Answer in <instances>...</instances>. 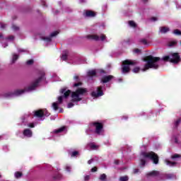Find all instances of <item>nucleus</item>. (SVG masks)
Masks as SVG:
<instances>
[{"label": "nucleus", "instance_id": "nucleus-1", "mask_svg": "<svg viewBox=\"0 0 181 181\" xmlns=\"http://www.w3.org/2000/svg\"><path fill=\"white\" fill-rule=\"evenodd\" d=\"M40 76L37 78L35 82L31 83V85H30L28 87L25 88V89L16 90L13 93H6L4 94V97L6 98H8V97H12V95H21V94H23L25 91H33V90H35L36 87L39 86V83H40L42 80H44L46 74L45 73V71H40Z\"/></svg>", "mask_w": 181, "mask_h": 181}, {"label": "nucleus", "instance_id": "nucleus-2", "mask_svg": "<svg viewBox=\"0 0 181 181\" xmlns=\"http://www.w3.org/2000/svg\"><path fill=\"white\" fill-rule=\"evenodd\" d=\"M160 60L159 57H153L152 55H148L144 59V62H147L145 64L143 71H146L149 69H155V70L159 69V65L156 63Z\"/></svg>", "mask_w": 181, "mask_h": 181}, {"label": "nucleus", "instance_id": "nucleus-3", "mask_svg": "<svg viewBox=\"0 0 181 181\" xmlns=\"http://www.w3.org/2000/svg\"><path fill=\"white\" fill-rule=\"evenodd\" d=\"M87 93V88H78L76 91L71 93V101L72 103H78L81 101L82 98H80V95H84Z\"/></svg>", "mask_w": 181, "mask_h": 181}, {"label": "nucleus", "instance_id": "nucleus-4", "mask_svg": "<svg viewBox=\"0 0 181 181\" xmlns=\"http://www.w3.org/2000/svg\"><path fill=\"white\" fill-rule=\"evenodd\" d=\"M141 155L144 158H146L147 159L152 160L154 165H158L159 163V156L153 151L142 152Z\"/></svg>", "mask_w": 181, "mask_h": 181}, {"label": "nucleus", "instance_id": "nucleus-5", "mask_svg": "<svg viewBox=\"0 0 181 181\" xmlns=\"http://www.w3.org/2000/svg\"><path fill=\"white\" fill-rule=\"evenodd\" d=\"M90 125L94 127L96 135H101L104 132V123L96 121L90 122Z\"/></svg>", "mask_w": 181, "mask_h": 181}, {"label": "nucleus", "instance_id": "nucleus-6", "mask_svg": "<svg viewBox=\"0 0 181 181\" xmlns=\"http://www.w3.org/2000/svg\"><path fill=\"white\" fill-rule=\"evenodd\" d=\"M136 64V62L135 61L126 59L122 62V73H129L131 71V68H129V66H135Z\"/></svg>", "mask_w": 181, "mask_h": 181}, {"label": "nucleus", "instance_id": "nucleus-7", "mask_svg": "<svg viewBox=\"0 0 181 181\" xmlns=\"http://www.w3.org/2000/svg\"><path fill=\"white\" fill-rule=\"evenodd\" d=\"M180 61L181 58L179 53L174 52L171 54L170 63H173V64H179V63H180Z\"/></svg>", "mask_w": 181, "mask_h": 181}, {"label": "nucleus", "instance_id": "nucleus-8", "mask_svg": "<svg viewBox=\"0 0 181 181\" xmlns=\"http://www.w3.org/2000/svg\"><path fill=\"white\" fill-rule=\"evenodd\" d=\"M91 95L94 97V98H98V97H103L104 95V92L103 91V86H98L97 88V92L93 91L91 93Z\"/></svg>", "mask_w": 181, "mask_h": 181}, {"label": "nucleus", "instance_id": "nucleus-9", "mask_svg": "<svg viewBox=\"0 0 181 181\" xmlns=\"http://www.w3.org/2000/svg\"><path fill=\"white\" fill-rule=\"evenodd\" d=\"M114 78V76L109 75V76H104L100 79V83H103V84H105L107 83H110L111 80Z\"/></svg>", "mask_w": 181, "mask_h": 181}, {"label": "nucleus", "instance_id": "nucleus-10", "mask_svg": "<svg viewBox=\"0 0 181 181\" xmlns=\"http://www.w3.org/2000/svg\"><path fill=\"white\" fill-rule=\"evenodd\" d=\"M23 135L26 138H32L33 136V132L30 129H25L23 132Z\"/></svg>", "mask_w": 181, "mask_h": 181}, {"label": "nucleus", "instance_id": "nucleus-11", "mask_svg": "<svg viewBox=\"0 0 181 181\" xmlns=\"http://www.w3.org/2000/svg\"><path fill=\"white\" fill-rule=\"evenodd\" d=\"M34 117H37V118H43V117H45V111L43 110H38L35 111Z\"/></svg>", "mask_w": 181, "mask_h": 181}, {"label": "nucleus", "instance_id": "nucleus-12", "mask_svg": "<svg viewBox=\"0 0 181 181\" xmlns=\"http://www.w3.org/2000/svg\"><path fill=\"white\" fill-rule=\"evenodd\" d=\"M61 94H64V98H69L70 95L71 94V90H66V88H63L60 91Z\"/></svg>", "mask_w": 181, "mask_h": 181}, {"label": "nucleus", "instance_id": "nucleus-13", "mask_svg": "<svg viewBox=\"0 0 181 181\" xmlns=\"http://www.w3.org/2000/svg\"><path fill=\"white\" fill-rule=\"evenodd\" d=\"M74 80L76 81V83L74 84V87H81V86H83V82L80 81V76H74Z\"/></svg>", "mask_w": 181, "mask_h": 181}, {"label": "nucleus", "instance_id": "nucleus-14", "mask_svg": "<svg viewBox=\"0 0 181 181\" xmlns=\"http://www.w3.org/2000/svg\"><path fill=\"white\" fill-rule=\"evenodd\" d=\"M86 39H89L91 40H95L96 42H98L100 40V36L97 35H88L86 36Z\"/></svg>", "mask_w": 181, "mask_h": 181}, {"label": "nucleus", "instance_id": "nucleus-15", "mask_svg": "<svg viewBox=\"0 0 181 181\" xmlns=\"http://www.w3.org/2000/svg\"><path fill=\"white\" fill-rule=\"evenodd\" d=\"M85 16L87 18H94V16H95V13L93 11L88 10L86 11Z\"/></svg>", "mask_w": 181, "mask_h": 181}, {"label": "nucleus", "instance_id": "nucleus-16", "mask_svg": "<svg viewBox=\"0 0 181 181\" xmlns=\"http://www.w3.org/2000/svg\"><path fill=\"white\" fill-rule=\"evenodd\" d=\"M63 177V175L60 173H58L57 174H55L52 176L53 180H60Z\"/></svg>", "mask_w": 181, "mask_h": 181}, {"label": "nucleus", "instance_id": "nucleus-17", "mask_svg": "<svg viewBox=\"0 0 181 181\" xmlns=\"http://www.w3.org/2000/svg\"><path fill=\"white\" fill-rule=\"evenodd\" d=\"M170 29L168 27H160V33H168Z\"/></svg>", "mask_w": 181, "mask_h": 181}, {"label": "nucleus", "instance_id": "nucleus-18", "mask_svg": "<svg viewBox=\"0 0 181 181\" xmlns=\"http://www.w3.org/2000/svg\"><path fill=\"white\" fill-rule=\"evenodd\" d=\"M147 176H153V177L159 176V171L153 170L147 173Z\"/></svg>", "mask_w": 181, "mask_h": 181}, {"label": "nucleus", "instance_id": "nucleus-19", "mask_svg": "<svg viewBox=\"0 0 181 181\" xmlns=\"http://www.w3.org/2000/svg\"><path fill=\"white\" fill-rule=\"evenodd\" d=\"M165 163L166 165H168V166H176V165H177V163L176 162H173L170 161L169 160H165Z\"/></svg>", "mask_w": 181, "mask_h": 181}, {"label": "nucleus", "instance_id": "nucleus-20", "mask_svg": "<svg viewBox=\"0 0 181 181\" xmlns=\"http://www.w3.org/2000/svg\"><path fill=\"white\" fill-rule=\"evenodd\" d=\"M88 76L89 77H94V76H97V72L94 70H92V71H89L88 72Z\"/></svg>", "mask_w": 181, "mask_h": 181}, {"label": "nucleus", "instance_id": "nucleus-21", "mask_svg": "<svg viewBox=\"0 0 181 181\" xmlns=\"http://www.w3.org/2000/svg\"><path fill=\"white\" fill-rule=\"evenodd\" d=\"M14 176L16 179H20L21 176H23V174L22 173V172L17 171L15 173Z\"/></svg>", "mask_w": 181, "mask_h": 181}, {"label": "nucleus", "instance_id": "nucleus-22", "mask_svg": "<svg viewBox=\"0 0 181 181\" xmlns=\"http://www.w3.org/2000/svg\"><path fill=\"white\" fill-rule=\"evenodd\" d=\"M180 158H181L180 154H177V153H175L173 156H171V159H173V160H175L176 159H178Z\"/></svg>", "mask_w": 181, "mask_h": 181}, {"label": "nucleus", "instance_id": "nucleus-23", "mask_svg": "<svg viewBox=\"0 0 181 181\" xmlns=\"http://www.w3.org/2000/svg\"><path fill=\"white\" fill-rule=\"evenodd\" d=\"M66 129V127H62L59 129H57V130L54 131L55 134H60V132H63Z\"/></svg>", "mask_w": 181, "mask_h": 181}, {"label": "nucleus", "instance_id": "nucleus-24", "mask_svg": "<svg viewBox=\"0 0 181 181\" xmlns=\"http://www.w3.org/2000/svg\"><path fill=\"white\" fill-rule=\"evenodd\" d=\"M180 122H181V119L179 118L177 120H176L174 122V128H177V127H179V125L180 124Z\"/></svg>", "mask_w": 181, "mask_h": 181}, {"label": "nucleus", "instance_id": "nucleus-25", "mask_svg": "<svg viewBox=\"0 0 181 181\" xmlns=\"http://www.w3.org/2000/svg\"><path fill=\"white\" fill-rule=\"evenodd\" d=\"M78 155H79L78 151H72L71 153V158H76V156H78Z\"/></svg>", "mask_w": 181, "mask_h": 181}, {"label": "nucleus", "instance_id": "nucleus-26", "mask_svg": "<svg viewBox=\"0 0 181 181\" xmlns=\"http://www.w3.org/2000/svg\"><path fill=\"white\" fill-rule=\"evenodd\" d=\"M170 59H171V58L169 55L165 56L162 58V60L163 62H170Z\"/></svg>", "mask_w": 181, "mask_h": 181}, {"label": "nucleus", "instance_id": "nucleus-27", "mask_svg": "<svg viewBox=\"0 0 181 181\" xmlns=\"http://www.w3.org/2000/svg\"><path fill=\"white\" fill-rule=\"evenodd\" d=\"M129 25L131 28H136V23L134 22V21H129Z\"/></svg>", "mask_w": 181, "mask_h": 181}, {"label": "nucleus", "instance_id": "nucleus-28", "mask_svg": "<svg viewBox=\"0 0 181 181\" xmlns=\"http://www.w3.org/2000/svg\"><path fill=\"white\" fill-rule=\"evenodd\" d=\"M52 107L54 110V111H57V110H59V103H52Z\"/></svg>", "mask_w": 181, "mask_h": 181}, {"label": "nucleus", "instance_id": "nucleus-29", "mask_svg": "<svg viewBox=\"0 0 181 181\" xmlns=\"http://www.w3.org/2000/svg\"><path fill=\"white\" fill-rule=\"evenodd\" d=\"M42 40H45V42H52V37H42Z\"/></svg>", "mask_w": 181, "mask_h": 181}, {"label": "nucleus", "instance_id": "nucleus-30", "mask_svg": "<svg viewBox=\"0 0 181 181\" xmlns=\"http://www.w3.org/2000/svg\"><path fill=\"white\" fill-rule=\"evenodd\" d=\"M128 180H129V177H128V176L127 175L119 177V181H128Z\"/></svg>", "mask_w": 181, "mask_h": 181}, {"label": "nucleus", "instance_id": "nucleus-31", "mask_svg": "<svg viewBox=\"0 0 181 181\" xmlns=\"http://www.w3.org/2000/svg\"><path fill=\"white\" fill-rule=\"evenodd\" d=\"M176 45H177V41H171L169 42L168 46L172 47L173 46H176Z\"/></svg>", "mask_w": 181, "mask_h": 181}, {"label": "nucleus", "instance_id": "nucleus-32", "mask_svg": "<svg viewBox=\"0 0 181 181\" xmlns=\"http://www.w3.org/2000/svg\"><path fill=\"white\" fill-rule=\"evenodd\" d=\"M18 59H19V56H18V54H13L12 63H15V62H16V60H18Z\"/></svg>", "mask_w": 181, "mask_h": 181}, {"label": "nucleus", "instance_id": "nucleus-33", "mask_svg": "<svg viewBox=\"0 0 181 181\" xmlns=\"http://www.w3.org/2000/svg\"><path fill=\"white\" fill-rule=\"evenodd\" d=\"M175 177V175L173 174H166L165 179H173Z\"/></svg>", "mask_w": 181, "mask_h": 181}, {"label": "nucleus", "instance_id": "nucleus-34", "mask_svg": "<svg viewBox=\"0 0 181 181\" xmlns=\"http://www.w3.org/2000/svg\"><path fill=\"white\" fill-rule=\"evenodd\" d=\"M174 35H177V36H180L181 35V31L180 30H174L173 31Z\"/></svg>", "mask_w": 181, "mask_h": 181}, {"label": "nucleus", "instance_id": "nucleus-35", "mask_svg": "<svg viewBox=\"0 0 181 181\" xmlns=\"http://www.w3.org/2000/svg\"><path fill=\"white\" fill-rule=\"evenodd\" d=\"M58 33H59L58 31H54V32L52 33L49 36L51 38L57 36Z\"/></svg>", "mask_w": 181, "mask_h": 181}, {"label": "nucleus", "instance_id": "nucleus-36", "mask_svg": "<svg viewBox=\"0 0 181 181\" xmlns=\"http://www.w3.org/2000/svg\"><path fill=\"white\" fill-rule=\"evenodd\" d=\"M140 165L141 166H145V165H146V160L145 159H141Z\"/></svg>", "mask_w": 181, "mask_h": 181}, {"label": "nucleus", "instance_id": "nucleus-37", "mask_svg": "<svg viewBox=\"0 0 181 181\" xmlns=\"http://www.w3.org/2000/svg\"><path fill=\"white\" fill-rule=\"evenodd\" d=\"M107 179V175L105 174H102L100 177V180H105Z\"/></svg>", "mask_w": 181, "mask_h": 181}, {"label": "nucleus", "instance_id": "nucleus-38", "mask_svg": "<svg viewBox=\"0 0 181 181\" xmlns=\"http://www.w3.org/2000/svg\"><path fill=\"white\" fill-rule=\"evenodd\" d=\"M63 97L64 96H59L58 97V103L59 104H62V103H63Z\"/></svg>", "mask_w": 181, "mask_h": 181}, {"label": "nucleus", "instance_id": "nucleus-39", "mask_svg": "<svg viewBox=\"0 0 181 181\" xmlns=\"http://www.w3.org/2000/svg\"><path fill=\"white\" fill-rule=\"evenodd\" d=\"M139 70H141V69L139 67H135L134 69H133V72L134 73H139Z\"/></svg>", "mask_w": 181, "mask_h": 181}, {"label": "nucleus", "instance_id": "nucleus-40", "mask_svg": "<svg viewBox=\"0 0 181 181\" xmlns=\"http://www.w3.org/2000/svg\"><path fill=\"white\" fill-rule=\"evenodd\" d=\"M0 28L1 29H5V28H6V24L4 23H0Z\"/></svg>", "mask_w": 181, "mask_h": 181}, {"label": "nucleus", "instance_id": "nucleus-41", "mask_svg": "<svg viewBox=\"0 0 181 181\" xmlns=\"http://www.w3.org/2000/svg\"><path fill=\"white\" fill-rule=\"evenodd\" d=\"M62 59L64 61V62H66V60H67V55L66 54H63L62 56Z\"/></svg>", "mask_w": 181, "mask_h": 181}, {"label": "nucleus", "instance_id": "nucleus-42", "mask_svg": "<svg viewBox=\"0 0 181 181\" xmlns=\"http://www.w3.org/2000/svg\"><path fill=\"white\" fill-rule=\"evenodd\" d=\"M26 63L28 66H30L33 64V59H30V60L27 61Z\"/></svg>", "mask_w": 181, "mask_h": 181}, {"label": "nucleus", "instance_id": "nucleus-43", "mask_svg": "<svg viewBox=\"0 0 181 181\" xmlns=\"http://www.w3.org/2000/svg\"><path fill=\"white\" fill-rule=\"evenodd\" d=\"M140 42L143 43V45H148V42L145 39L141 40Z\"/></svg>", "mask_w": 181, "mask_h": 181}, {"label": "nucleus", "instance_id": "nucleus-44", "mask_svg": "<svg viewBox=\"0 0 181 181\" xmlns=\"http://www.w3.org/2000/svg\"><path fill=\"white\" fill-rule=\"evenodd\" d=\"M12 28L13 30H19V27L16 26V25H13Z\"/></svg>", "mask_w": 181, "mask_h": 181}, {"label": "nucleus", "instance_id": "nucleus-45", "mask_svg": "<svg viewBox=\"0 0 181 181\" xmlns=\"http://www.w3.org/2000/svg\"><path fill=\"white\" fill-rule=\"evenodd\" d=\"M67 107H68V108H71V107H74V105L73 103H68Z\"/></svg>", "mask_w": 181, "mask_h": 181}, {"label": "nucleus", "instance_id": "nucleus-46", "mask_svg": "<svg viewBox=\"0 0 181 181\" xmlns=\"http://www.w3.org/2000/svg\"><path fill=\"white\" fill-rule=\"evenodd\" d=\"M28 127H29L30 128H35V124L34 123H29L28 124Z\"/></svg>", "mask_w": 181, "mask_h": 181}, {"label": "nucleus", "instance_id": "nucleus-47", "mask_svg": "<svg viewBox=\"0 0 181 181\" xmlns=\"http://www.w3.org/2000/svg\"><path fill=\"white\" fill-rule=\"evenodd\" d=\"M105 39H107V37L105 36V35H102L100 36V40L104 41Z\"/></svg>", "mask_w": 181, "mask_h": 181}, {"label": "nucleus", "instance_id": "nucleus-48", "mask_svg": "<svg viewBox=\"0 0 181 181\" xmlns=\"http://www.w3.org/2000/svg\"><path fill=\"white\" fill-rule=\"evenodd\" d=\"M134 53H141V49L136 48L134 49Z\"/></svg>", "mask_w": 181, "mask_h": 181}, {"label": "nucleus", "instance_id": "nucleus-49", "mask_svg": "<svg viewBox=\"0 0 181 181\" xmlns=\"http://www.w3.org/2000/svg\"><path fill=\"white\" fill-rule=\"evenodd\" d=\"M151 21H152L153 22H156V21H158V18H156V17H151Z\"/></svg>", "mask_w": 181, "mask_h": 181}, {"label": "nucleus", "instance_id": "nucleus-50", "mask_svg": "<svg viewBox=\"0 0 181 181\" xmlns=\"http://www.w3.org/2000/svg\"><path fill=\"white\" fill-rule=\"evenodd\" d=\"M100 73L102 74H107V71L104 69H100Z\"/></svg>", "mask_w": 181, "mask_h": 181}, {"label": "nucleus", "instance_id": "nucleus-51", "mask_svg": "<svg viewBox=\"0 0 181 181\" xmlns=\"http://www.w3.org/2000/svg\"><path fill=\"white\" fill-rule=\"evenodd\" d=\"M84 180L85 181H88L90 180V175H86L84 177Z\"/></svg>", "mask_w": 181, "mask_h": 181}, {"label": "nucleus", "instance_id": "nucleus-52", "mask_svg": "<svg viewBox=\"0 0 181 181\" xmlns=\"http://www.w3.org/2000/svg\"><path fill=\"white\" fill-rule=\"evenodd\" d=\"M8 40H13V39H15V37H13V35H10L8 37Z\"/></svg>", "mask_w": 181, "mask_h": 181}, {"label": "nucleus", "instance_id": "nucleus-53", "mask_svg": "<svg viewBox=\"0 0 181 181\" xmlns=\"http://www.w3.org/2000/svg\"><path fill=\"white\" fill-rule=\"evenodd\" d=\"M90 148L91 149H97V146H95V144H90Z\"/></svg>", "mask_w": 181, "mask_h": 181}, {"label": "nucleus", "instance_id": "nucleus-54", "mask_svg": "<svg viewBox=\"0 0 181 181\" xmlns=\"http://www.w3.org/2000/svg\"><path fill=\"white\" fill-rule=\"evenodd\" d=\"M66 172H70V171L71 170V167H70V166H66Z\"/></svg>", "mask_w": 181, "mask_h": 181}, {"label": "nucleus", "instance_id": "nucleus-55", "mask_svg": "<svg viewBox=\"0 0 181 181\" xmlns=\"http://www.w3.org/2000/svg\"><path fill=\"white\" fill-rule=\"evenodd\" d=\"M90 171L91 172H97V167H93V168H91Z\"/></svg>", "mask_w": 181, "mask_h": 181}, {"label": "nucleus", "instance_id": "nucleus-56", "mask_svg": "<svg viewBox=\"0 0 181 181\" xmlns=\"http://www.w3.org/2000/svg\"><path fill=\"white\" fill-rule=\"evenodd\" d=\"M94 161V160L93 159H90V160H88V165H91L92 163H93V162Z\"/></svg>", "mask_w": 181, "mask_h": 181}, {"label": "nucleus", "instance_id": "nucleus-57", "mask_svg": "<svg viewBox=\"0 0 181 181\" xmlns=\"http://www.w3.org/2000/svg\"><path fill=\"white\" fill-rule=\"evenodd\" d=\"M175 143L179 144V140H177V137L175 136Z\"/></svg>", "mask_w": 181, "mask_h": 181}, {"label": "nucleus", "instance_id": "nucleus-58", "mask_svg": "<svg viewBox=\"0 0 181 181\" xmlns=\"http://www.w3.org/2000/svg\"><path fill=\"white\" fill-rule=\"evenodd\" d=\"M115 164L119 165V160H115Z\"/></svg>", "mask_w": 181, "mask_h": 181}, {"label": "nucleus", "instance_id": "nucleus-59", "mask_svg": "<svg viewBox=\"0 0 181 181\" xmlns=\"http://www.w3.org/2000/svg\"><path fill=\"white\" fill-rule=\"evenodd\" d=\"M49 115H50V113H49V112H45L44 116H45V117H49Z\"/></svg>", "mask_w": 181, "mask_h": 181}, {"label": "nucleus", "instance_id": "nucleus-60", "mask_svg": "<svg viewBox=\"0 0 181 181\" xmlns=\"http://www.w3.org/2000/svg\"><path fill=\"white\" fill-rule=\"evenodd\" d=\"M138 172H139V169H134V173H138Z\"/></svg>", "mask_w": 181, "mask_h": 181}, {"label": "nucleus", "instance_id": "nucleus-61", "mask_svg": "<svg viewBox=\"0 0 181 181\" xmlns=\"http://www.w3.org/2000/svg\"><path fill=\"white\" fill-rule=\"evenodd\" d=\"M141 2H144V4H146V2H148V0H141Z\"/></svg>", "mask_w": 181, "mask_h": 181}, {"label": "nucleus", "instance_id": "nucleus-62", "mask_svg": "<svg viewBox=\"0 0 181 181\" xmlns=\"http://www.w3.org/2000/svg\"><path fill=\"white\" fill-rule=\"evenodd\" d=\"M0 37H2V34H0Z\"/></svg>", "mask_w": 181, "mask_h": 181}, {"label": "nucleus", "instance_id": "nucleus-63", "mask_svg": "<svg viewBox=\"0 0 181 181\" xmlns=\"http://www.w3.org/2000/svg\"><path fill=\"white\" fill-rule=\"evenodd\" d=\"M2 177V175L0 174V178Z\"/></svg>", "mask_w": 181, "mask_h": 181}, {"label": "nucleus", "instance_id": "nucleus-64", "mask_svg": "<svg viewBox=\"0 0 181 181\" xmlns=\"http://www.w3.org/2000/svg\"><path fill=\"white\" fill-rule=\"evenodd\" d=\"M57 170H60V169L57 168Z\"/></svg>", "mask_w": 181, "mask_h": 181}]
</instances>
